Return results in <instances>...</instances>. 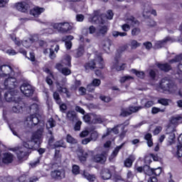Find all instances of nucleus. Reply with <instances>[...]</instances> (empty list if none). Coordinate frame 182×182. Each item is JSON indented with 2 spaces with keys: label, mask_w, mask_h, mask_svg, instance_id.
Returning a JSON list of instances; mask_svg holds the SVG:
<instances>
[{
  "label": "nucleus",
  "mask_w": 182,
  "mask_h": 182,
  "mask_svg": "<svg viewBox=\"0 0 182 182\" xmlns=\"http://www.w3.org/2000/svg\"><path fill=\"white\" fill-rule=\"evenodd\" d=\"M0 77L4 78V82L1 83V80L0 79V98L1 97V93L3 90H14L16 86H18V82L14 77V71L11 68V65H3L0 66Z\"/></svg>",
  "instance_id": "nucleus-1"
},
{
  "label": "nucleus",
  "mask_w": 182,
  "mask_h": 182,
  "mask_svg": "<svg viewBox=\"0 0 182 182\" xmlns=\"http://www.w3.org/2000/svg\"><path fill=\"white\" fill-rule=\"evenodd\" d=\"M10 38L11 41H14L15 45L18 46H21V45L26 48L31 47V44L36 43V45L39 44L41 47H43L44 50H43V53L44 54H49V58L50 59H54L55 58V54H54V51L52 49V46L50 44H48L47 43L44 42L43 41H37V38L36 36L31 37V38L24 40L23 41H19L18 38L15 37V35H10Z\"/></svg>",
  "instance_id": "nucleus-2"
},
{
  "label": "nucleus",
  "mask_w": 182,
  "mask_h": 182,
  "mask_svg": "<svg viewBox=\"0 0 182 182\" xmlns=\"http://www.w3.org/2000/svg\"><path fill=\"white\" fill-rule=\"evenodd\" d=\"M30 112L33 113L29 117H26V122L24 124L28 127L36 126L39 123V107L38 105L33 104L30 106Z\"/></svg>",
  "instance_id": "nucleus-3"
},
{
  "label": "nucleus",
  "mask_w": 182,
  "mask_h": 182,
  "mask_svg": "<svg viewBox=\"0 0 182 182\" xmlns=\"http://www.w3.org/2000/svg\"><path fill=\"white\" fill-rule=\"evenodd\" d=\"M43 135V128L38 129L33 134V136L30 139H24L23 141V146L26 149H31L36 144L41 142V136Z\"/></svg>",
  "instance_id": "nucleus-4"
},
{
  "label": "nucleus",
  "mask_w": 182,
  "mask_h": 182,
  "mask_svg": "<svg viewBox=\"0 0 182 182\" xmlns=\"http://www.w3.org/2000/svg\"><path fill=\"white\" fill-rule=\"evenodd\" d=\"M156 90L158 91L161 90L165 94H174L176 93V90H178V87L176 85L171 83L168 80L163 79Z\"/></svg>",
  "instance_id": "nucleus-5"
},
{
  "label": "nucleus",
  "mask_w": 182,
  "mask_h": 182,
  "mask_svg": "<svg viewBox=\"0 0 182 182\" xmlns=\"http://www.w3.org/2000/svg\"><path fill=\"white\" fill-rule=\"evenodd\" d=\"M65 66H70V56L67 55L64 57V59L61 60V63H58L55 65V68L59 70L61 74L68 76L70 75V70L67 68Z\"/></svg>",
  "instance_id": "nucleus-6"
},
{
  "label": "nucleus",
  "mask_w": 182,
  "mask_h": 182,
  "mask_svg": "<svg viewBox=\"0 0 182 182\" xmlns=\"http://www.w3.org/2000/svg\"><path fill=\"white\" fill-rule=\"evenodd\" d=\"M103 59L100 55H98L97 58H95V60L85 64V70H93L95 68L102 69L103 68Z\"/></svg>",
  "instance_id": "nucleus-7"
},
{
  "label": "nucleus",
  "mask_w": 182,
  "mask_h": 182,
  "mask_svg": "<svg viewBox=\"0 0 182 182\" xmlns=\"http://www.w3.org/2000/svg\"><path fill=\"white\" fill-rule=\"evenodd\" d=\"M125 21L127 22V23L122 26V29L124 32H128L129 30H130V27H133L135 26V25L139 24V22L132 16L127 17L125 18Z\"/></svg>",
  "instance_id": "nucleus-8"
},
{
  "label": "nucleus",
  "mask_w": 182,
  "mask_h": 182,
  "mask_svg": "<svg viewBox=\"0 0 182 182\" xmlns=\"http://www.w3.org/2000/svg\"><path fill=\"white\" fill-rule=\"evenodd\" d=\"M20 91H21V93L26 97H31L33 95V92H34V89L31 85L24 83L20 87Z\"/></svg>",
  "instance_id": "nucleus-9"
},
{
  "label": "nucleus",
  "mask_w": 182,
  "mask_h": 182,
  "mask_svg": "<svg viewBox=\"0 0 182 182\" xmlns=\"http://www.w3.org/2000/svg\"><path fill=\"white\" fill-rule=\"evenodd\" d=\"M0 159H1V162L4 163V164H9L13 162L14 156L11 152H5L1 156H0Z\"/></svg>",
  "instance_id": "nucleus-10"
},
{
  "label": "nucleus",
  "mask_w": 182,
  "mask_h": 182,
  "mask_svg": "<svg viewBox=\"0 0 182 182\" xmlns=\"http://www.w3.org/2000/svg\"><path fill=\"white\" fill-rule=\"evenodd\" d=\"M145 170H148L145 171V174L147 176L154 175L159 176L161 173V168H150L149 166H145Z\"/></svg>",
  "instance_id": "nucleus-11"
},
{
  "label": "nucleus",
  "mask_w": 182,
  "mask_h": 182,
  "mask_svg": "<svg viewBox=\"0 0 182 182\" xmlns=\"http://www.w3.org/2000/svg\"><path fill=\"white\" fill-rule=\"evenodd\" d=\"M15 9L19 11L20 12L25 13L29 9V5L26 2H18L14 5Z\"/></svg>",
  "instance_id": "nucleus-12"
},
{
  "label": "nucleus",
  "mask_w": 182,
  "mask_h": 182,
  "mask_svg": "<svg viewBox=\"0 0 182 182\" xmlns=\"http://www.w3.org/2000/svg\"><path fill=\"white\" fill-rule=\"evenodd\" d=\"M112 69H115L117 71L124 70L125 68V64L122 63L120 60H115L112 63Z\"/></svg>",
  "instance_id": "nucleus-13"
},
{
  "label": "nucleus",
  "mask_w": 182,
  "mask_h": 182,
  "mask_svg": "<svg viewBox=\"0 0 182 182\" xmlns=\"http://www.w3.org/2000/svg\"><path fill=\"white\" fill-rule=\"evenodd\" d=\"M50 176L54 179L60 180L65 178V173L64 171H51Z\"/></svg>",
  "instance_id": "nucleus-14"
},
{
  "label": "nucleus",
  "mask_w": 182,
  "mask_h": 182,
  "mask_svg": "<svg viewBox=\"0 0 182 182\" xmlns=\"http://www.w3.org/2000/svg\"><path fill=\"white\" fill-rule=\"evenodd\" d=\"M53 97L54 100H55L56 103L59 105V107L60 109L61 112H65L67 110V105L64 103L60 104L59 94H58V92H54Z\"/></svg>",
  "instance_id": "nucleus-15"
},
{
  "label": "nucleus",
  "mask_w": 182,
  "mask_h": 182,
  "mask_svg": "<svg viewBox=\"0 0 182 182\" xmlns=\"http://www.w3.org/2000/svg\"><path fill=\"white\" fill-rule=\"evenodd\" d=\"M140 109V107H130L129 108V110H124L123 109V111H122V113L120 114V115L123 116V117H127L128 115L132 114V113L134 112H138V110Z\"/></svg>",
  "instance_id": "nucleus-16"
},
{
  "label": "nucleus",
  "mask_w": 182,
  "mask_h": 182,
  "mask_svg": "<svg viewBox=\"0 0 182 182\" xmlns=\"http://www.w3.org/2000/svg\"><path fill=\"white\" fill-rule=\"evenodd\" d=\"M178 141L179 142V145H178L176 147L175 156H176V157L181 158L182 156V134L178 138Z\"/></svg>",
  "instance_id": "nucleus-17"
},
{
  "label": "nucleus",
  "mask_w": 182,
  "mask_h": 182,
  "mask_svg": "<svg viewBox=\"0 0 182 182\" xmlns=\"http://www.w3.org/2000/svg\"><path fill=\"white\" fill-rule=\"evenodd\" d=\"M168 42H173V40H171V38L170 37H166V38H165L164 40H163L161 41H156L155 43L154 48H155V49L161 48Z\"/></svg>",
  "instance_id": "nucleus-18"
},
{
  "label": "nucleus",
  "mask_w": 182,
  "mask_h": 182,
  "mask_svg": "<svg viewBox=\"0 0 182 182\" xmlns=\"http://www.w3.org/2000/svg\"><path fill=\"white\" fill-rule=\"evenodd\" d=\"M94 16L92 17V16H89V21L94 22L95 23H102L103 24V21L102 20V17L97 16L98 11H95L94 13Z\"/></svg>",
  "instance_id": "nucleus-19"
},
{
  "label": "nucleus",
  "mask_w": 182,
  "mask_h": 182,
  "mask_svg": "<svg viewBox=\"0 0 182 182\" xmlns=\"http://www.w3.org/2000/svg\"><path fill=\"white\" fill-rule=\"evenodd\" d=\"M100 80L94 79L92 80V84L87 85V89L89 92L94 91V87H98L100 85Z\"/></svg>",
  "instance_id": "nucleus-20"
},
{
  "label": "nucleus",
  "mask_w": 182,
  "mask_h": 182,
  "mask_svg": "<svg viewBox=\"0 0 182 182\" xmlns=\"http://www.w3.org/2000/svg\"><path fill=\"white\" fill-rule=\"evenodd\" d=\"M43 12H44L43 8L34 7L33 9L30 10V15L34 17H38Z\"/></svg>",
  "instance_id": "nucleus-21"
},
{
  "label": "nucleus",
  "mask_w": 182,
  "mask_h": 182,
  "mask_svg": "<svg viewBox=\"0 0 182 182\" xmlns=\"http://www.w3.org/2000/svg\"><path fill=\"white\" fill-rule=\"evenodd\" d=\"M120 127H122V125L118 126L117 127H114L112 129H108V132H107V134L102 135V139L108 136H113V135L117 134L119 133V128Z\"/></svg>",
  "instance_id": "nucleus-22"
},
{
  "label": "nucleus",
  "mask_w": 182,
  "mask_h": 182,
  "mask_svg": "<svg viewBox=\"0 0 182 182\" xmlns=\"http://www.w3.org/2000/svg\"><path fill=\"white\" fill-rule=\"evenodd\" d=\"M15 151L19 160L23 159V158H24L27 154L26 149L23 147L17 148Z\"/></svg>",
  "instance_id": "nucleus-23"
},
{
  "label": "nucleus",
  "mask_w": 182,
  "mask_h": 182,
  "mask_svg": "<svg viewBox=\"0 0 182 182\" xmlns=\"http://www.w3.org/2000/svg\"><path fill=\"white\" fill-rule=\"evenodd\" d=\"M15 93L14 90H10L8 92H5L4 94V98L6 102H11L14 101V95H13Z\"/></svg>",
  "instance_id": "nucleus-24"
},
{
  "label": "nucleus",
  "mask_w": 182,
  "mask_h": 182,
  "mask_svg": "<svg viewBox=\"0 0 182 182\" xmlns=\"http://www.w3.org/2000/svg\"><path fill=\"white\" fill-rule=\"evenodd\" d=\"M135 161V157L134 155H130V156L128 157V159H125L124 161V166L127 168L132 167V165L133 164V162Z\"/></svg>",
  "instance_id": "nucleus-25"
},
{
  "label": "nucleus",
  "mask_w": 182,
  "mask_h": 182,
  "mask_svg": "<svg viewBox=\"0 0 182 182\" xmlns=\"http://www.w3.org/2000/svg\"><path fill=\"white\" fill-rule=\"evenodd\" d=\"M151 159H153L154 161H158L159 160L158 156L150 154L149 155L145 156V159H144L145 164L146 165L150 164V163H151Z\"/></svg>",
  "instance_id": "nucleus-26"
},
{
  "label": "nucleus",
  "mask_w": 182,
  "mask_h": 182,
  "mask_svg": "<svg viewBox=\"0 0 182 182\" xmlns=\"http://www.w3.org/2000/svg\"><path fill=\"white\" fill-rule=\"evenodd\" d=\"M107 160L106 154H97V156H94L93 161L95 162L104 163Z\"/></svg>",
  "instance_id": "nucleus-27"
},
{
  "label": "nucleus",
  "mask_w": 182,
  "mask_h": 182,
  "mask_svg": "<svg viewBox=\"0 0 182 182\" xmlns=\"http://www.w3.org/2000/svg\"><path fill=\"white\" fill-rule=\"evenodd\" d=\"M61 23V30L60 33H67L68 31L72 30V26L69 23Z\"/></svg>",
  "instance_id": "nucleus-28"
},
{
  "label": "nucleus",
  "mask_w": 182,
  "mask_h": 182,
  "mask_svg": "<svg viewBox=\"0 0 182 182\" xmlns=\"http://www.w3.org/2000/svg\"><path fill=\"white\" fill-rule=\"evenodd\" d=\"M170 123L176 125L182 123V117L181 116H175L171 117V119L170 120Z\"/></svg>",
  "instance_id": "nucleus-29"
},
{
  "label": "nucleus",
  "mask_w": 182,
  "mask_h": 182,
  "mask_svg": "<svg viewBox=\"0 0 182 182\" xmlns=\"http://www.w3.org/2000/svg\"><path fill=\"white\" fill-rule=\"evenodd\" d=\"M176 62H180L181 63H179V65L178 66V68L182 73V55L176 56L175 58V59L171 60L170 61V63H176Z\"/></svg>",
  "instance_id": "nucleus-30"
},
{
  "label": "nucleus",
  "mask_w": 182,
  "mask_h": 182,
  "mask_svg": "<svg viewBox=\"0 0 182 182\" xmlns=\"http://www.w3.org/2000/svg\"><path fill=\"white\" fill-rule=\"evenodd\" d=\"M112 177V174L109 171V169H104L102 171V180H109Z\"/></svg>",
  "instance_id": "nucleus-31"
},
{
  "label": "nucleus",
  "mask_w": 182,
  "mask_h": 182,
  "mask_svg": "<svg viewBox=\"0 0 182 182\" xmlns=\"http://www.w3.org/2000/svg\"><path fill=\"white\" fill-rule=\"evenodd\" d=\"M82 176H84V178H85L89 182H94V181H95V176H94V175H90L85 171H84Z\"/></svg>",
  "instance_id": "nucleus-32"
},
{
  "label": "nucleus",
  "mask_w": 182,
  "mask_h": 182,
  "mask_svg": "<svg viewBox=\"0 0 182 182\" xmlns=\"http://www.w3.org/2000/svg\"><path fill=\"white\" fill-rule=\"evenodd\" d=\"M92 124H102L103 123V118L100 115H92Z\"/></svg>",
  "instance_id": "nucleus-33"
},
{
  "label": "nucleus",
  "mask_w": 182,
  "mask_h": 182,
  "mask_svg": "<svg viewBox=\"0 0 182 182\" xmlns=\"http://www.w3.org/2000/svg\"><path fill=\"white\" fill-rule=\"evenodd\" d=\"M124 145V144H122V145L117 146V148H115V149H114V151H112V156H110V158H109L110 161H112V160L113 159L114 157L117 156V155L119 153V150H120L123 147Z\"/></svg>",
  "instance_id": "nucleus-34"
},
{
  "label": "nucleus",
  "mask_w": 182,
  "mask_h": 182,
  "mask_svg": "<svg viewBox=\"0 0 182 182\" xmlns=\"http://www.w3.org/2000/svg\"><path fill=\"white\" fill-rule=\"evenodd\" d=\"M83 54H84V48H83V46H80V47H79V48H77V50H75L74 56L75 58H80V57L83 56Z\"/></svg>",
  "instance_id": "nucleus-35"
},
{
  "label": "nucleus",
  "mask_w": 182,
  "mask_h": 182,
  "mask_svg": "<svg viewBox=\"0 0 182 182\" xmlns=\"http://www.w3.org/2000/svg\"><path fill=\"white\" fill-rule=\"evenodd\" d=\"M144 139L146 140V143L148 144V146L151 147L153 146V141L151 139V134L148 133L145 134L144 136Z\"/></svg>",
  "instance_id": "nucleus-36"
},
{
  "label": "nucleus",
  "mask_w": 182,
  "mask_h": 182,
  "mask_svg": "<svg viewBox=\"0 0 182 182\" xmlns=\"http://www.w3.org/2000/svg\"><path fill=\"white\" fill-rule=\"evenodd\" d=\"M56 86L58 88V91L60 92L61 93L65 94V95H67L68 97L70 96V95H69V92H68L67 88L61 87L60 85H59V83H57Z\"/></svg>",
  "instance_id": "nucleus-37"
},
{
  "label": "nucleus",
  "mask_w": 182,
  "mask_h": 182,
  "mask_svg": "<svg viewBox=\"0 0 182 182\" xmlns=\"http://www.w3.org/2000/svg\"><path fill=\"white\" fill-rule=\"evenodd\" d=\"M54 127H55V122L53 118L49 119L46 122V129H49Z\"/></svg>",
  "instance_id": "nucleus-38"
},
{
  "label": "nucleus",
  "mask_w": 182,
  "mask_h": 182,
  "mask_svg": "<svg viewBox=\"0 0 182 182\" xmlns=\"http://www.w3.org/2000/svg\"><path fill=\"white\" fill-rule=\"evenodd\" d=\"M158 68L163 70V71H169L170 70V65L167 63L165 64H158Z\"/></svg>",
  "instance_id": "nucleus-39"
},
{
  "label": "nucleus",
  "mask_w": 182,
  "mask_h": 182,
  "mask_svg": "<svg viewBox=\"0 0 182 182\" xmlns=\"http://www.w3.org/2000/svg\"><path fill=\"white\" fill-rule=\"evenodd\" d=\"M51 27L60 33L62 28V23H53Z\"/></svg>",
  "instance_id": "nucleus-40"
},
{
  "label": "nucleus",
  "mask_w": 182,
  "mask_h": 182,
  "mask_svg": "<svg viewBox=\"0 0 182 182\" xmlns=\"http://www.w3.org/2000/svg\"><path fill=\"white\" fill-rule=\"evenodd\" d=\"M102 50H104V51H105V53H109V45L108 41H102Z\"/></svg>",
  "instance_id": "nucleus-41"
},
{
  "label": "nucleus",
  "mask_w": 182,
  "mask_h": 182,
  "mask_svg": "<svg viewBox=\"0 0 182 182\" xmlns=\"http://www.w3.org/2000/svg\"><path fill=\"white\" fill-rule=\"evenodd\" d=\"M93 116H97L95 114H87V115H85L83 117V119H84V122H85L86 123H89V122H90L91 120H93V118L94 117Z\"/></svg>",
  "instance_id": "nucleus-42"
},
{
  "label": "nucleus",
  "mask_w": 182,
  "mask_h": 182,
  "mask_svg": "<svg viewBox=\"0 0 182 182\" xmlns=\"http://www.w3.org/2000/svg\"><path fill=\"white\" fill-rule=\"evenodd\" d=\"M132 73H133V74H135V75H136V77H139L140 79L144 78V73L143 72L136 71V70H132Z\"/></svg>",
  "instance_id": "nucleus-43"
},
{
  "label": "nucleus",
  "mask_w": 182,
  "mask_h": 182,
  "mask_svg": "<svg viewBox=\"0 0 182 182\" xmlns=\"http://www.w3.org/2000/svg\"><path fill=\"white\" fill-rule=\"evenodd\" d=\"M67 117L69 120L73 121L75 118V112L74 111H69L67 113Z\"/></svg>",
  "instance_id": "nucleus-44"
},
{
  "label": "nucleus",
  "mask_w": 182,
  "mask_h": 182,
  "mask_svg": "<svg viewBox=\"0 0 182 182\" xmlns=\"http://www.w3.org/2000/svg\"><path fill=\"white\" fill-rule=\"evenodd\" d=\"M176 140V134L171 133L169 135V138L168 139V142H169V145L174 144Z\"/></svg>",
  "instance_id": "nucleus-45"
},
{
  "label": "nucleus",
  "mask_w": 182,
  "mask_h": 182,
  "mask_svg": "<svg viewBox=\"0 0 182 182\" xmlns=\"http://www.w3.org/2000/svg\"><path fill=\"white\" fill-rule=\"evenodd\" d=\"M140 46L139 43H138L136 41L133 40L130 42V48H132V49H135L137 48L138 47Z\"/></svg>",
  "instance_id": "nucleus-46"
},
{
  "label": "nucleus",
  "mask_w": 182,
  "mask_h": 182,
  "mask_svg": "<svg viewBox=\"0 0 182 182\" xmlns=\"http://www.w3.org/2000/svg\"><path fill=\"white\" fill-rule=\"evenodd\" d=\"M112 36L114 38H117L119 36L123 37V36H127V33H121L118 31H112Z\"/></svg>",
  "instance_id": "nucleus-47"
},
{
  "label": "nucleus",
  "mask_w": 182,
  "mask_h": 182,
  "mask_svg": "<svg viewBox=\"0 0 182 182\" xmlns=\"http://www.w3.org/2000/svg\"><path fill=\"white\" fill-rule=\"evenodd\" d=\"M67 141L69 144H75L77 143V140L72 137V136L68 134L67 136Z\"/></svg>",
  "instance_id": "nucleus-48"
},
{
  "label": "nucleus",
  "mask_w": 182,
  "mask_h": 182,
  "mask_svg": "<svg viewBox=\"0 0 182 182\" xmlns=\"http://www.w3.org/2000/svg\"><path fill=\"white\" fill-rule=\"evenodd\" d=\"M165 112V109H160L158 107H153L151 108V113L153 114H156L157 113H159V112Z\"/></svg>",
  "instance_id": "nucleus-49"
},
{
  "label": "nucleus",
  "mask_w": 182,
  "mask_h": 182,
  "mask_svg": "<svg viewBox=\"0 0 182 182\" xmlns=\"http://www.w3.org/2000/svg\"><path fill=\"white\" fill-rule=\"evenodd\" d=\"M71 172L73 173V174H74L75 176L79 174V172H80L79 166L77 165L73 166V169L71 170Z\"/></svg>",
  "instance_id": "nucleus-50"
},
{
  "label": "nucleus",
  "mask_w": 182,
  "mask_h": 182,
  "mask_svg": "<svg viewBox=\"0 0 182 182\" xmlns=\"http://www.w3.org/2000/svg\"><path fill=\"white\" fill-rule=\"evenodd\" d=\"M129 80H133L132 77L130 76H125L122 78H120V83H124L128 82Z\"/></svg>",
  "instance_id": "nucleus-51"
},
{
  "label": "nucleus",
  "mask_w": 182,
  "mask_h": 182,
  "mask_svg": "<svg viewBox=\"0 0 182 182\" xmlns=\"http://www.w3.org/2000/svg\"><path fill=\"white\" fill-rule=\"evenodd\" d=\"M169 100L160 99L158 102L163 106H168Z\"/></svg>",
  "instance_id": "nucleus-52"
},
{
  "label": "nucleus",
  "mask_w": 182,
  "mask_h": 182,
  "mask_svg": "<svg viewBox=\"0 0 182 182\" xmlns=\"http://www.w3.org/2000/svg\"><path fill=\"white\" fill-rule=\"evenodd\" d=\"M100 100H102V102H105V103H108L111 101V98L107 97V96H100Z\"/></svg>",
  "instance_id": "nucleus-53"
},
{
  "label": "nucleus",
  "mask_w": 182,
  "mask_h": 182,
  "mask_svg": "<svg viewBox=\"0 0 182 182\" xmlns=\"http://www.w3.org/2000/svg\"><path fill=\"white\" fill-rule=\"evenodd\" d=\"M40 159L41 158H38L34 162L30 163V166H31V168H36V166L39 165Z\"/></svg>",
  "instance_id": "nucleus-54"
},
{
  "label": "nucleus",
  "mask_w": 182,
  "mask_h": 182,
  "mask_svg": "<svg viewBox=\"0 0 182 182\" xmlns=\"http://www.w3.org/2000/svg\"><path fill=\"white\" fill-rule=\"evenodd\" d=\"M5 53L9 55L10 56H14L16 55V52L14 49H8L5 51Z\"/></svg>",
  "instance_id": "nucleus-55"
},
{
  "label": "nucleus",
  "mask_w": 182,
  "mask_h": 182,
  "mask_svg": "<svg viewBox=\"0 0 182 182\" xmlns=\"http://www.w3.org/2000/svg\"><path fill=\"white\" fill-rule=\"evenodd\" d=\"M140 33V29L139 28H134L132 30V35L134 36H138Z\"/></svg>",
  "instance_id": "nucleus-56"
},
{
  "label": "nucleus",
  "mask_w": 182,
  "mask_h": 182,
  "mask_svg": "<svg viewBox=\"0 0 182 182\" xmlns=\"http://www.w3.org/2000/svg\"><path fill=\"white\" fill-rule=\"evenodd\" d=\"M9 0H0V8H4L8 5Z\"/></svg>",
  "instance_id": "nucleus-57"
},
{
  "label": "nucleus",
  "mask_w": 182,
  "mask_h": 182,
  "mask_svg": "<svg viewBox=\"0 0 182 182\" xmlns=\"http://www.w3.org/2000/svg\"><path fill=\"white\" fill-rule=\"evenodd\" d=\"M58 147H63V148L65 147V146H64V144L63 143V141H59L55 142L53 148H58Z\"/></svg>",
  "instance_id": "nucleus-58"
},
{
  "label": "nucleus",
  "mask_w": 182,
  "mask_h": 182,
  "mask_svg": "<svg viewBox=\"0 0 182 182\" xmlns=\"http://www.w3.org/2000/svg\"><path fill=\"white\" fill-rule=\"evenodd\" d=\"M97 139H98V133L97 132H92L90 139H92V141H96Z\"/></svg>",
  "instance_id": "nucleus-59"
},
{
  "label": "nucleus",
  "mask_w": 182,
  "mask_h": 182,
  "mask_svg": "<svg viewBox=\"0 0 182 182\" xmlns=\"http://www.w3.org/2000/svg\"><path fill=\"white\" fill-rule=\"evenodd\" d=\"M81 125H82V122L77 121V124H75V126L74 127V130H75L76 132L80 131Z\"/></svg>",
  "instance_id": "nucleus-60"
},
{
  "label": "nucleus",
  "mask_w": 182,
  "mask_h": 182,
  "mask_svg": "<svg viewBox=\"0 0 182 182\" xmlns=\"http://www.w3.org/2000/svg\"><path fill=\"white\" fill-rule=\"evenodd\" d=\"M113 18V11L112 10H108L107 11V19L112 20Z\"/></svg>",
  "instance_id": "nucleus-61"
},
{
  "label": "nucleus",
  "mask_w": 182,
  "mask_h": 182,
  "mask_svg": "<svg viewBox=\"0 0 182 182\" xmlns=\"http://www.w3.org/2000/svg\"><path fill=\"white\" fill-rule=\"evenodd\" d=\"M107 31H108V28H107V26H102L99 29V33L102 34L107 33Z\"/></svg>",
  "instance_id": "nucleus-62"
},
{
  "label": "nucleus",
  "mask_w": 182,
  "mask_h": 182,
  "mask_svg": "<svg viewBox=\"0 0 182 182\" xmlns=\"http://www.w3.org/2000/svg\"><path fill=\"white\" fill-rule=\"evenodd\" d=\"M89 33L90 34L97 33V29L95 28V27H94L93 26H91L90 27H89Z\"/></svg>",
  "instance_id": "nucleus-63"
},
{
  "label": "nucleus",
  "mask_w": 182,
  "mask_h": 182,
  "mask_svg": "<svg viewBox=\"0 0 182 182\" xmlns=\"http://www.w3.org/2000/svg\"><path fill=\"white\" fill-rule=\"evenodd\" d=\"M83 21H84V16L82 14H77V21L82 22Z\"/></svg>",
  "instance_id": "nucleus-64"
}]
</instances>
